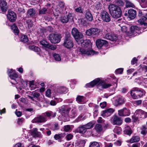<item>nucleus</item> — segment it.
<instances>
[{"mask_svg":"<svg viewBox=\"0 0 147 147\" xmlns=\"http://www.w3.org/2000/svg\"><path fill=\"white\" fill-rule=\"evenodd\" d=\"M81 45L83 48H80L79 50V54L83 56L85 55H93L97 53L93 50H91V42L89 40H81Z\"/></svg>","mask_w":147,"mask_h":147,"instance_id":"f257e3e1","label":"nucleus"},{"mask_svg":"<svg viewBox=\"0 0 147 147\" xmlns=\"http://www.w3.org/2000/svg\"><path fill=\"white\" fill-rule=\"evenodd\" d=\"M145 93V92L142 89L137 87L133 88L131 91L130 94L132 97L134 99H137L142 97Z\"/></svg>","mask_w":147,"mask_h":147,"instance_id":"f03ea898","label":"nucleus"},{"mask_svg":"<svg viewBox=\"0 0 147 147\" xmlns=\"http://www.w3.org/2000/svg\"><path fill=\"white\" fill-rule=\"evenodd\" d=\"M111 30L109 28H107L104 31L103 37L105 38L110 40L112 41L116 40L117 38V36L114 34L111 33Z\"/></svg>","mask_w":147,"mask_h":147,"instance_id":"7ed1b4c3","label":"nucleus"},{"mask_svg":"<svg viewBox=\"0 0 147 147\" xmlns=\"http://www.w3.org/2000/svg\"><path fill=\"white\" fill-rule=\"evenodd\" d=\"M63 45L68 49H70L73 47V44L70 34L67 33L65 34Z\"/></svg>","mask_w":147,"mask_h":147,"instance_id":"20e7f679","label":"nucleus"},{"mask_svg":"<svg viewBox=\"0 0 147 147\" xmlns=\"http://www.w3.org/2000/svg\"><path fill=\"white\" fill-rule=\"evenodd\" d=\"M61 38L60 34H55L51 33L48 36V39L52 43L56 44L59 43L60 41Z\"/></svg>","mask_w":147,"mask_h":147,"instance_id":"39448f33","label":"nucleus"},{"mask_svg":"<svg viewBox=\"0 0 147 147\" xmlns=\"http://www.w3.org/2000/svg\"><path fill=\"white\" fill-rule=\"evenodd\" d=\"M71 34L77 41H78L79 39L82 38L83 37V34L75 28L72 29Z\"/></svg>","mask_w":147,"mask_h":147,"instance_id":"423d86ee","label":"nucleus"},{"mask_svg":"<svg viewBox=\"0 0 147 147\" xmlns=\"http://www.w3.org/2000/svg\"><path fill=\"white\" fill-rule=\"evenodd\" d=\"M100 30L96 28H91L87 30L86 34L88 36H94L97 35L100 32Z\"/></svg>","mask_w":147,"mask_h":147,"instance_id":"0eeeda50","label":"nucleus"},{"mask_svg":"<svg viewBox=\"0 0 147 147\" xmlns=\"http://www.w3.org/2000/svg\"><path fill=\"white\" fill-rule=\"evenodd\" d=\"M100 16L102 21L108 22L111 20L110 15L105 11H103L101 12Z\"/></svg>","mask_w":147,"mask_h":147,"instance_id":"6e6552de","label":"nucleus"},{"mask_svg":"<svg viewBox=\"0 0 147 147\" xmlns=\"http://www.w3.org/2000/svg\"><path fill=\"white\" fill-rule=\"evenodd\" d=\"M130 114V111L126 108H124L118 111V115L120 116H129Z\"/></svg>","mask_w":147,"mask_h":147,"instance_id":"1a4fd4ad","label":"nucleus"},{"mask_svg":"<svg viewBox=\"0 0 147 147\" xmlns=\"http://www.w3.org/2000/svg\"><path fill=\"white\" fill-rule=\"evenodd\" d=\"M47 121L46 117L42 115H39L35 117L32 121V123H42L46 122Z\"/></svg>","mask_w":147,"mask_h":147,"instance_id":"9d476101","label":"nucleus"},{"mask_svg":"<svg viewBox=\"0 0 147 147\" xmlns=\"http://www.w3.org/2000/svg\"><path fill=\"white\" fill-rule=\"evenodd\" d=\"M147 77V74L146 76L142 75L141 77L139 78L138 79V83L144 86L145 87H147V78L144 77Z\"/></svg>","mask_w":147,"mask_h":147,"instance_id":"9b49d317","label":"nucleus"},{"mask_svg":"<svg viewBox=\"0 0 147 147\" xmlns=\"http://www.w3.org/2000/svg\"><path fill=\"white\" fill-rule=\"evenodd\" d=\"M8 71L9 73V76L10 78L13 81V82H12V83L14 84H16L17 83V82L16 81V79L18 77V75L15 72H13L12 69H8Z\"/></svg>","mask_w":147,"mask_h":147,"instance_id":"f8f14e48","label":"nucleus"},{"mask_svg":"<svg viewBox=\"0 0 147 147\" xmlns=\"http://www.w3.org/2000/svg\"><path fill=\"white\" fill-rule=\"evenodd\" d=\"M112 119L113 125H120L122 124V120L121 117L115 115L114 116Z\"/></svg>","mask_w":147,"mask_h":147,"instance_id":"ddd939ff","label":"nucleus"},{"mask_svg":"<svg viewBox=\"0 0 147 147\" xmlns=\"http://www.w3.org/2000/svg\"><path fill=\"white\" fill-rule=\"evenodd\" d=\"M73 19L72 14L69 13L66 16L61 17L60 18V20L63 23H66L69 20H72Z\"/></svg>","mask_w":147,"mask_h":147,"instance_id":"4468645a","label":"nucleus"},{"mask_svg":"<svg viewBox=\"0 0 147 147\" xmlns=\"http://www.w3.org/2000/svg\"><path fill=\"white\" fill-rule=\"evenodd\" d=\"M134 115H137L140 118L147 117V113L144 112L142 110H136L134 113Z\"/></svg>","mask_w":147,"mask_h":147,"instance_id":"2eb2a0df","label":"nucleus"},{"mask_svg":"<svg viewBox=\"0 0 147 147\" xmlns=\"http://www.w3.org/2000/svg\"><path fill=\"white\" fill-rule=\"evenodd\" d=\"M140 71H136L134 72L133 75L134 76L136 75H143V74L144 72H147V66L143 65L142 67H140L139 69Z\"/></svg>","mask_w":147,"mask_h":147,"instance_id":"dca6fc26","label":"nucleus"},{"mask_svg":"<svg viewBox=\"0 0 147 147\" xmlns=\"http://www.w3.org/2000/svg\"><path fill=\"white\" fill-rule=\"evenodd\" d=\"M31 135L34 138L40 137L41 136V133L38 131L36 128H33L31 130Z\"/></svg>","mask_w":147,"mask_h":147,"instance_id":"f3484780","label":"nucleus"},{"mask_svg":"<svg viewBox=\"0 0 147 147\" xmlns=\"http://www.w3.org/2000/svg\"><path fill=\"white\" fill-rule=\"evenodd\" d=\"M125 102V98L122 96L119 97L117 99L115 100L114 103L115 105L117 107L124 104Z\"/></svg>","mask_w":147,"mask_h":147,"instance_id":"a211bd4d","label":"nucleus"},{"mask_svg":"<svg viewBox=\"0 0 147 147\" xmlns=\"http://www.w3.org/2000/svg\"><path fill=\"white\" fill-rule=\"evenodd\" d=\"M7 17L9 21L11 22H14L16 18V14L13 11L9 12Z\"/></svg>","mask_w":147,"mask_h":147,"instance_id":"6ab92c4d","label":"nucleus"},{"mask_svg":"<svg viewBox=\"0 0 147 147\" xmlns=\"http://www.w3.org/2000/svg\"><path fill=\"white\" fill-rule=\"evenodd\" d=\"M128 17L131 20L133 19L136 15V11L134 9H129L128 11Z\"/></svg>","mask_w":147,"mask_h":147,"instance_id":"aec40b11","label":"nucleus"},{"mask_svg":"<svg viewBox=\"0 0 147 147\" xmlns=\"http://www.w3.org/2000/svg\"><path fill=\"white\" fill-rule=\"evenodd\" d=\"M107 43L108 42L106 40L102 39H99L96 41V45L98 48Z\"/></svg>","mask_w":147,"mask_h":147,"instance_id":"412c9836","label":"nucleus"},{"mask_svg":"<svg viewBox=\"0 0 147 147\" xmlns=\"http://www.w3.org/2000/svg\"><path fill=\"white\" fill-rule=\"evenodd\" d=\"M110 14L113 18H117L120 17L121 15V11L120 8Z\"/></svg>","mask_w":147,"mask_h":147,"instance_id":"4be33fe9","label":"nucleus"},{"mask_svg":"<svg viewBox=\"0 0 147 147\" xmlns=\"http://www.w3.org/2000/svg\"><path fill=\"white\" fill-rule=\"evenodd\" d=\"M108 8L110 13L113 12L117 10L120 8L118 6L115 4H110L109 5Z\"/></svg>","mask_w":147,"mask_h":147,"instance_id":"5701e85b","label":"nucleus"},{"mask_svg":"<svg viewBox=\"0 0 147 147\" xmlns=\"http://www.w3.org/2000/svg\"><path fill=\"white\" fill-rule=\"evenodd\" d=\"M65 4L62 1H59L57 6V9L59 13L62 12L65 9Z\"/></svg>","mask_w":147,"mask_h":147,"instance_id":"b1692460","label":"nucleus"},{"mask_svg":"<svg viewBox=\"0 0 147 147\" xmlns=\"http://www.w3.org/2000/svg\"><path fill=\"white\" fill-rule=\"evenodd\" d=\"M85 18L88 20L91 21L93 19V16L90 10L87 9L86 11L85 14Z\"/></svg>","mask_w":147,"mask_h":147,"instance_id":"393cba45","label":"nucleus"},{"mask_svg":"<svg viewBox=\"0 0 147 147\" xmlns=\"http://www.w3.org/2000/svg\"><path fill=\"white\" fill-rule=\"evenodd\" d=\"M0 7L2 11H5L7 8V3L4 0L0 1Z\"/></svg>","mask_w":147,"mask_h":147,"instance_id":"a878e982","label":"nucleus"},{"mask_svg":"<svg viewBox=\"0 0 147 147\" xmlns=\"http://www.w3.org/2000/svg\"><path fill=\"white\" fill-rule=\"evenodd\" d=\"M86 130L87 129L84 125H80L76 129L77 132L83 134L85 133Z\"/></svg>","mask_w":147,"mask_h":147,"instance_id":"bb28decb","label":"nucleus"},{"mask_svg":"<svg viewBox=\"0 0 147 147\" xmlns=\"http://www.w3.org/2000/svg\"><path fill=\"white\" fill-rule=\"evenodd\" d=\"M36 14L35 10L33 8H30L28 9L26 13V16L28 17L35 16Z\"/></svg>","mask_w":147,"mask_h":147,"instance_id":"cd10ccee","label":"nucleus"},{"mask_svg":"<svg viewBox=\"0 0 147 147\" xmlns=\"http://www.w3.org/2000/svg\"><path fill=\"white\" fill-rule=\"evenodd\" d=\"M100 82V78H98L95 79L92 81L90 82V83L87 84L86 85V87H91L94 86V85L98 84Z\"/></svg>","mask_w":147,"mask_h":147,"instance_id":"c85d7f7f","label":"nucleus"},{"mask_svg":"<svg viewBox=\"0 0 147 147\" xmlns=\"http://www.w3.org/2000/svg\"><path fill=\"white\" fill-rule=\"evenodd\" d=\"M86 142L85 140H80L75 143V146L76 147H84Z\"/></svg>","mask_w":147,"mask_h":147,"instance_id":"c756f323","label":"nucleus"},{"mask_svg":"<svg viewBox=\"0 0 147 147\" xmlns=\"http://www.w3.org/2000/svg\"><path fill=\"white\" fill-rule=\"evenodd\" d=\"M99 84H101L102 88H106L111 86V84H107L104 81L100 80V79Z\"/></svg>","mask_w":147,"mask_h":147,"instance_id":"7c9ffc66","label":"nucleus"},{"mask_svg":"<svg viewBox=\"0 0 147 147\" xmlns=\"http://www.w3.org/2000/svg\"><path fill=\"white\" fill-rule=\"evenodd\" d=\"M114 111L115 110L113 108L108 109L103 111L102 115L103 116L107 115L108 113H113Z\"/></svg>","mask_w":147,"mask_h":147,"instance_id":"2f4dec72","label":"nucleus"},{"mask_svg":"<svg viewBox=\"0 0 147 147\" xmlns=\"http://www.w3.org/2000/svg\"><path fill=\"white\" fill-rule=\"evenodd\" d=\"M65 135L63 134H56L54 136V138L56 140H58L59 142L61 141V139L62 138L64 137Z\"/></svg>","mask_w":147,"mask_h":147,"instance_id":"473e14b6","label":"nucleus"},{"mask_svg":"<svg viewBox=\"0 0 147 147\" xmlns=\"http://www.w3.org/2000/svg\"><path fill=\"white\" fill-rule=\"evenodd\" d=\"M28 48L29 49L33 50L35 52L39 53L41 51L40 48L34 45L30 46L28 47Z\"/></svg>","mask_w":147,"mask_h":147,"instance_id":"72a5a7b5","label":"nucleus"},{"mask_svg":"<svg viewBox=\"0 0 147 147\" xmlns=\"http://www.w3.org/2000/svg\"><path fill=\"white\" fill-rule=\"evenodd\" d=\"M138 28L136 26H132L130 28V31L132 34H134L135 33H137L138 31Z\"/></svg>","mask_w":147,"mask_h":147,"instance_id":"f704fd0d","label":"nucleus"},{"mask_svg":"<svg viewBox=\"0 0 147 147\" xmlns=\"http://www.w3.org/2000/svg\"><path fill=\"white\" fill-rule=\"evenodd\" d=\"M67 90L66 88L64 87H59L58 88L57 91L59 93H63L67 92Z\"/></svg>","mask_w":147,"mask_h":147,"instance_id":"c9c22d12","label":"nucleus"},{"mask_svg":"<svg viewBox=\"0 0 147 147\" xmlns=\"http://www.w3.org/2000/svg\"><path fill=\"white\" fill-rule=\"evenodd\" d=\"M95 129L97 132H100L102 131V127L101 125L97 124L95 126Z\"/></svg>","mask_w":147,"mask_h":147,"instance_id":"e433bc0d","label":"nucleus"},{"mask_svg":"<svg viewBox=\"0 0 147 147\" xmlns=\"http://www.w3.org/2000/svg\"><path fill=\"white\" fill-rule=\"evenodd\" d=\"M140 139V137L138 136H133L130 139V142L132 143L138 142L139 141Z\"/></svg>","mask_w":147,"mask_h":147,"instance_id":"4c0bfd02","label":"nucleus"},{"mask_svg":"<svg viewBox=\"0 0 147 147\" xmlns=\"http://www.w3.org/2000/svg\"><path fill=\"white\" fill-rule=\"evenodd\" d=\"M125 134L128 135H130L132 133L131 129L129 127H125L124 131Z\"/></svg>","mask_w":147,"mask_h":147,"instance_id":"58836bf2","label":"nucleus"},{"mask_svg":"<svg viewBox=\"0 0 147 147\" xmlns=\"http://www.w3.org/2000/svg\"><path fill=\"white\" fill-rule=\"evenodd\" d=\"M126 7H131L134 8L135 7L134 5L130 1L127 0H125Z\"/></svg>","mask_w":147,"mask_h":147,"instance_id":"ea45409f","label":"nucleus"},{"mask_svg":"<svg viewBox=\"0 0 147 147\" xmlns=\"http://www.w3.org/2000/svg\"><path fill=\"white\" fill-rule=\"evenodd\" d=\"M114 133L117 134L118 135L120 134L121 132V128L119 127H116L113 129Z\"/></svg>","mask_w":147,"mask_h":147,"instance_id":"a19ab883","label":"nucleus"},{"mask_svg":"<svg viewBox=\"0 0 147 147\" xmlns=\"http://www.w3.org/2000/svg\"><path fill=\"white\" fill-rule=\"evenodd\" d=\"M140 5L142 7H147V0H141Z\"/></svg>","mask_w":147,"mask_h":147,"instance_id":"79ce46f5","label":"nucleus"},{"mask_svg":"<svg viewBox=\"0 0 147 147\" xmlns=\"http://www.w3.org/2000/svg\"><path fill=\"white\" fill-rule=\"evenodd\" d=\"M47 9L46 8H43L38 11V14L40 15H42L46 14L47 13Z\"/></svg>","mask_w":147,"mask_h":147,"instance_id":"37998d69","label":"nucleus"},{"mask_svg":"<svg viewBox=\"0 0 147 147\" xmlns=\"http://www.w3.org/2000/svg\"><path fill=\"white\" fill-rule=\"evenodd\" d=\"M53 55L55 60L57 61L61 60V57L59 54L54 53L53 54Z\"/></svg>","mask_w":147,"mask_h":147,"instance_id":"c03bdc74","label":"nucleus"},{"mask_svg":"<svg viewBox=\"0 0 147 147\" xmlns=\"http://www.w3.org/2000/svg\"><path fill=\"white\" fill-rule=\"evenodd\" d=\"M21 41L24 42L25 43L28 41V39L26 35H22L20 38Z\"/></svg>","mask_w":147,"mask_h":147,"instance_id":"a18cd8bd","label":"nucleus"},{"mask_svg":"<svg viewBox=\"0 0 147 147\" xmlns=\"http://www.w3.org/2000/svg\"><path fill=\"white\" fill-rule=\"evenodd\" d=\"M147 127L144 126H143L141 129V133L143 135H145L147 133Z\"/></svg>","mask_w":147,"mask_h":147,"instance_id":"49530a36","label":"nucleus"},{"mask_svg":"<svg viewBox=\"0 0 147 147\" xmlns=\"http://www.w3.org/2000/svg\"><path fill=\"white\" fill-rule=\"evenodd\" d=\"M84 97L83 96L78 95L76 98V100L79 103L82 102L84 99Z\"/></svg>","mask_w":147,"mask_h":147,"instance_id":"de8ad7c7","label":"nucleus"},{"mask_svg":"<svg viewBox=\"0 0 147 147\" xmlns=\"http://www.w3.org/2000/svg\"><path fill=\"white\" fill-rule=\"evenodd\" d=\"M46 48L54 50L56 49L57 47L55 45H53L48 43Z\"/></svg>","mask_w":147,"mask_h":147,"instance_id":"09e8293b","label":"nucleus"},{"mask_svg":"<svg viewBox=\"0 0 147 147\" xmlns=\"http://www.w3.org/2000/svg\"><path fill=\"white\" fill-rule=\"evenodd\" d=\"M93 124L91 122H89L86 124L84 125L86 129H90L93 127Z\"/></svg>","mask_w":147,"mask_h":147,"instance_id":"8fccbe9b","label":"nucleus"},{"mask_svg":"<svg viewBox=\"0 0 147 147\" xmlns=\"http://www.w3.org/2000/svg\"><path fill=\"white\" fill-rule=\"evenodd\" d=\"M89 147H100V146L97 142H94L90 143Z\"/></svg>","mask_w":147,"mask_h":147,"instance_id":"3c124183","label":"nucleus"},{"mask_svg":"<svg viewBox=\"0 0 147 147\" xmlns=\"http://www.w3.org/2000/svg\"><path fill=\"white\" fill-rule=\"evenodd\" d=\"M40 43L43 46L46 48L48 44L47 42L45 40H42L40 41Z\"/></svg>","mask_w":147,"mask_h":147,"instance_id":"603ef678","label":"nucleus"},{"mask_svg":"<svg viewBox=\"0 0 147 147\" xmlns=\"http://www.w3.org/2000/svg\"><path fill=\"white\" fill-rule=\"evenodd\" d=\"M101 4L98 2L96 3L95 5V8L97 10L101 9Z\"/></svg>","mask_w":147,"mask_h":147,"instance_id":"864d4df0","label":"nucleus"},{"mask_svg":"<svg viewBox=\"0 0 147 147\" xmlns=\"http://www.w3.org/2000/svg\"><path fill=\"white\" fill-rule=\"evenodd\" d=\"M147 19V13L145 14V16H142L141 18L139 20V21L142 22H143L145 21Z\"/></svg>","mask_w":147,"mask_h":147,"instance_id":"5fc2aeb1","label":"nucleus"},{"mask_svg":"<svg viewBox=\"0 0 147 147\" xmlns=\"http://www.w3.org/2000/svg\"><path fill=\"white\" fill-rule=\"evenodd\" d=\"M59 127L57 123H55L52 126V129L53 131L59 129Z\"/></svg>","mask_w":147,"mask_h":147,"instance_id":"6e6d98bb","label":"nucleus"},{"mask_svg":"<svg viewBox=\"0 0 147 147\" xmlns=\"http://www.w3.org/2000/svg\"><path fill=\"white\" fill-rule=\"evenodd\" d=\"M116 3L119 6H123L124 5V3L121 0H117Z\"/></svg>","mask_w":147,"mask_h":147,"instance_id":"4d7b16f0","label":"nucleus"},{"mask_svg":"<svg viewBox=\"0 0 147 147\" xmlns=\"http://www.w3.org/2000/svg\"><path fill=\"white\" fill-rule=\"evenodd\" d=\"M34 97L36 98L37 99L39 97L40 94L39 93L37 92H34L32 94Z\"/></svg>","mask_w":147,"mask_h":147,"instance_id":"13d9d810","label":"nucleus"},{"mask_svg":"<svg viewBox=\"0 0 147 147\" xmlns=\"http://www.w3.org/2000/svg\"><path fill=\"white\" fill-rule=\"evenodd\" d=\"M71 129L70 126L69 125H65L64 126L63 130L66 132L68 131Z\"/></svg>","mask_w":147,"mask_h":147,"instance_id":"bf43d9fd","label":"nucleus"},{"mask_svg":"<svg viewBox=\"0 0 147 147\" xmlns=\"http://www.w3.org/2000/svg\"><path fill=\"white\" fill-rule=\"evenodd\" d=\"M26 23L29 28L31 27L33 25L32 22L30 20H28L27 21Z\"/></svg>","mask_w":147,"mask_h":147,"instance_id":"052dcab7","label":"nucleus"},{"mask_svg":"<svg viewBox=\"0 0 147 147\" xmlns=\"http://www.w3.org/2000/svg\"><path fill=\"white\" fill-rule=\"evenodd\" d=\"M132 118L134 121H136L138 120L139 117L137 115H134L132 116Z\"/></svg>","mask_w":147,"mask_h":147,"instance_id":"680f3d73","label":"nucleus"},{"mask_svg":"<svg viewBox=\"0 0 147 147\" xmlns=\"http://www.w3.org/2000/svg\"><path fill=\"white\" fill-rule=\"evenodd\" d=\"M123 71V68H120L117 69L116 72L117 74H121L122 73Z\"/></svg>","mask_w":147,"mask_h":147,"instance_id":"e2e57ef3","label":"nucleus"},{"mask_svg":"<svg viewBox=\"0 0 147 147\" xmlns=\"http://www.w3.org/2000/svg\"><path fill=\"white\" fill-rule=\"evenodd\" d=\"M73 137V136L71 134H69L66 136V139L67 140H69L71 139Z\"/></svg>","mask_w":147,"mask_h":147,"instance_id":"0e129e2a","label":"nucleus"},{"mask_svg":"<svg viewBox=\"0 0 147 147\" xmlns=\"http://www.w3.org/2000/svg\"><path fill=\"white\" fill-rule=\"evenodd\" d=\"M46 95L48 97H50L51 96V90L50 89H48L46 91Z\"/></svg>","mask_w":147,"mask_h":147,"instance_id":"69168bd1","label":"nucleus"},{"mask_svg":"<svg viewBox=\"0 0 147 147\" xmlns=\"http://www.w3.org/2000/svg\"><path fill=\"white\" fill-rule=\"evenodd\" d=\"M52 113V111H49L46 112L44 114H45L47 117L50 118L51 116V114Z\"/></svg>","mask_w":147,"mask_h":147,"instance_id":"338daca9","label":"nucleus"},{"mask_svg":"<svg viewBox=\"0 0 147 147\" xmlns=\"http://www.w3.org/2000/svg\"><path fill=\"white\" fill-rule=\"evenodd\" d=\"M100 105L101 108H104L106 106V102H103L101 103L100 104Z\"/></svg>","mask_w":147,"mask_h":147,"instance_id":"774afa93","label":"nucleus"}]
</instances>
